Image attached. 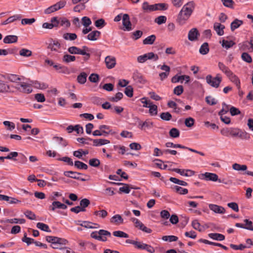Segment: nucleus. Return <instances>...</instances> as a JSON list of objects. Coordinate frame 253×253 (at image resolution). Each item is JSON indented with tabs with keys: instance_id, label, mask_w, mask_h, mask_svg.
I'll return each mask as SVG.
<instances>
[{
	"instance_id": "e2e57ef3",
	"label": "nucleus",
	"mask_w": 253,
	"mask_h": 253,
	"mask_svg": "<svg viewBox=\"0 0 253 253\" xmlns=\"http://www.w3.org/2000/svg\"><path fill=\"white\" fill-rule=\"evenodd\" d=\"M222 109L218 113L219 116L224 115L229 111V106L228 105L223 102L222 103Z\"/></svg>"
},
{
	"instance_id": "680f3d73",
	"label": "nucleus",
	"mask_w": 253,
	"mask_h": 253,
	"mask_svg": "<svg viewBox=\"0 0 253 253\" xmlns=\"http://www.w3.org/2000/svg\"><path fill=\"white\" fill-rule=\"evenodd\" d=\"M89 165L93 167H97L100 165V161L96 158L91 159L89 160Z\"/></svg>"
},
{
	"instance_id": "f03ea898",
	"label": "nucleus",
	"mask_w": 253,
	"mask_h": 253,
	"mask_svg": "<svg viewBox=\"0 0 253 253\" xmlns=\"http://www.w3.org/2000/svg\"><path fill=\"white\" fill-rule=\"evenodd\" d=\"M126 243L134 245L135 248L137 249L145 250L150 253H154L155 251V249L152 246L142 242L127 239L126 241Z\"/></svg>"
},
{
	"instance_id": "6e6552de",
	"label": "nucleus",
	"mask_w": 253,
	"mask_h": 253,
	"mask_svg": "<svg viewBox=\"0 0 253 253\" xmlns=\"http://www.w3.org/2000/svg\"><path fill=\"white\" fill-rule=\"evenodd\" d=\"M123 25L124 26L123 30L126 31H130L132 30L131 23L130 21L129 16L127 14L123 15Z\"/></svg>"
},
{
	"instance_id": "bf43d9fd",
	"label": "nucleus",
	"mask_w": 253,
	"mask_h": 253,
	"mask_svg": "<svg viewBox=\"0 0 253 253\" xmlns=\"http://www.w3.org/2000/svg\"><path fill=\"white\" fill-rule=\"evenodd\" d=\"M160 118L163 120L168 121L171 120L172 116L169 112H163L161 114Z\"/></svg>"
},
{
	"instance_id": "6e6d98bb",
	"label": "nucleus",
	"mask_w": 253,
	"mask_h": 253,
	"mask_svg": "<svg viewBox=\"0 0 253 253\" xmlns=\"http://www.w3.org/2000/svg\"><path fill=\"white\" fill-rule=\"evenodd\" d=\"M162 239L165 241H169L170 242L176 241L178 240V238L173 235L164 236Z\"/></svg>"
},
{
	"instance_id": "7ed1b4c3",
	"label": "nucleus",
	"mask_w": 253,
	"mask_h": 253,
	"mask_svg": "<svg viewBox=\"0 0 253 253\" xmlns=\"http://www.w3.org/2000/svg\"><path fill=\"white\" fill-rule=\"evenodd\" d=\"M111 233L107 230L101 229L99 231L92 232L90 234V237L96 240L105 242L107 239L106 236H111Z\"/></svg>"
},
{
	"instance_id": "5fc2aeb1",
	"label": "nucleus",
	"mask_w": 253,
	"mask_h": 253,
	"mask_svg": "<svg viewBox=\"0 0 253 253\" xmlns=\"http://www.w3.org/2000/svg\"><path fill=\"white\" fill-rule=\"evenodd\" d=\"M90 204V201L88 199L84 198L82 199L80 203V207L83 209L85 210V208L87 207Z\"/></svg>"
},
{
	"instance_id": "603ef678",
	"label": "nucleus",
	"mask_w": 253,
	"mask_h": 253,
	"mask_svg": "<svg viewBox=\"0 0 253 253\" xmlns=\"http://www.w3.org/2000/svg\"><path fill=\"white\" fill-rule=\"evenodd\" d=\"M241 58L243 61L248 63H250L252 62V58L251 56L247 52L243 53L241 55Z\"/></svg>"
},
{
	"instance_id": "c03bdc74",
	"label": "nucleus",
	"mask_w": 253,
	"mask_h": 253,
	"mask_svg": "<svg viewBox=\"0 0 253 253\" xmlns=\"http://www.w3.org/2000/svg\"><path fill=\"white\" fill-rule=\"evenodd\" d=\"M63 38L66 40L74 41L77 38V36L75 33H65L63 36Z\"/></svg>"
},
{
	"instance_id": "dca6fc26",
	"label": "nucleus",
	"mask_w": 253,
	"mask_h": 253,
	"mask_svg": "<svg viewBox=\"0 0 253 253\" xmlns=\"http://www.w3.org/2000/svg\"><path fill=\"white\" fill-rule=\"evenodd\" d=\"M209 209L216 213L223 214L225 212V209L220 206L214 204H210Z\"/></svg>"
},
{
	"instance_id": "473e14b6",
	"label": "nucleus",
	"mask_w": 253,
	"mask_h": 253,
	"mask_svg": "<svg viewBox=\"0 0 253 253\" xmlns=\"http://www.w3.org/2000/svg\"><path fill=\"white\" fill-rule=\"evenodd\" d=\"M220 43L221 44V45L223 47L227 49L232 47L235 44V42L232 41H229L225 40H223L222 41H220Z\"/></svg>"
},
{
	"instance_id": "39448f33",
	"label": "nucleus",
	"mask_w": 253,
	"mask_h": 253,
	"mask_svg": "<svg viewBox=\"0 0 253 253\" xmlns=\"http://www.w3.org/2000/svg\"><path fill=\"white\" fill-rule=\"evenodd\" d=\"M221 81L222 78L219 74H217L214 78H212L211 75H209L206 77L207 84L213 87L217 88L219 86Z\"/></svg>"
},
{
	"instance_id": "a878e982",
	"label": "nucleus",
	"mask_w": 253,
	"mask_h": 253,
	"mask_svg": "<svg viewBox=\"0 0 253 253\" xmlns=\"http://www.w3.org/2000/svg\"><path fill=\"white\" fill-rule=\"evenodd\" d=\"M89 140H92V139L87 138ZM93 143V146H102L105 144L110 143V141L105 139H97L92 140Z\"/></svg>"
},
{
	"instance_id": "4be33fe9",
	"label": "nucleus",
	"mask_w": 253,
	"mask_h": 253,
	"mask_svg": "<svg viewBox=\"0 0 253 253\" xmlns=\"http://www.w3.org/2000/svg\"><path fill=\"white\" fill-rule=\"evenodd\" d=\"M61 44L58 41L53 40L48 44L47 48L52 51H57L60 48Z\"/></svg>"
},
{
	"instance_id": "ddd939ff",
	"label": "nucleus",
	"mask_w": 253,
	"mask_h": 253,
	"mask_svg": "<svg viewBox=\"0 0 253 253\" xmlns=\"http://www.w3.org/2000/svg\"><path fill=\"white\" fill-rule=\"evenodd\" d=\"M81 173L73 171H66L64 172V175L67 177H71L74 179L81 180L82 181H85V179L83 178H80L78 175H81Z\"/></svg>"
},
{
	"instance_id": "b1692460",
	"label": "nucleus",
	"mask_w": 253,
	"mask_h": 253,
	"mask_svg": "<svg viewBox=\"0 0 253 253\" xmlns=\"http://www.w3.org/2000/svg\"><path fill=\"white\" fill-rule=\"evenodd\" d=\"M100 34V32L98 31H93L87 35V38L89 41H96L99 38Z\"/></svg>"
},
{
	"instance_id": "20e7f679",
	"label": "nucleus",
	"mask_w": 253,
	"mask_h": 253,
	"mask_svg": "<svg viewBox=\"0 0 253 253\" xmlns=\"http://www.w3.org/2000/svg\"><path fill=\"white\" fill-rule=\"evenodd\" d=\"M158 59V55L152 52L145 53L143 55L138 56L137 57V61L138 63H143L147 60H153L154 61H156Z\"/></svg>"
},
{
	"instance_id": "c756f323",
	"label": "nucleus",
	"mask_w": 253,
	"mask_h": 253,
	"mask_svg": "<svg viewBox=\"0 0 253 253\" xmlns=\"http://www.w3.org/2000/svg\"><path fill=\"white\" fill-rule=\"evenodd\" d=\"M57 23L58 27L59 25L61 26H64L65 27L68 28L70 26V22L65 18H59L57 17Z\"/></svg>"
},
{
	"instance_id": "9d476101",
	"label": "nucleus",
	"mask_w": 253,
	"mask_h": 253,
	"mask_svg": "<svg viewBox=\"0 0 253 253\" xmlns=\"http://www.w3.org/2000/svg\"><path fill=\"white\" fill-rule=\"evenodd\" d=\"M201 178L212 181H218L219 182H221L220 180L218 178V175L213 173L205 172L202 174Z\"/></svg>"
},
{
	"instance_id": "338daca9",
	"label": "nucleus",
	"mask_w": 253,
	"mask_h": 253,
	"mask_svg": "<svg viewBox=\"0 0 253 253\" xmlns=\"http://www.w3.org/2000/svg\"><path fill=\"white\" fill-rule=\"evenodd\" d=\"M3 124L7 127V129L9 130H13L15 127V125L14 123L5 121L3 122Z\"/></svg>"
},
{
	"instance_id": "58836bf2",
	"label": "nucleus",
	"mask_w": 253,
	"mask_h": 253,
	"mask_svg": "<svg viewBox=\"0 0 253 253\" xmlns=\"http://www.w3.org/2000/svg\"><path fill=\"white\" fill-rule=\"evenodd\" d=\"M209 51V44L207 42H204L200 47L199 52L201 54H207Z\"/></svg>"
},
{
	"instance_id": "f704fd0d",
	"label": "nucleus",
	"mask_w": 253,
	"mask_h": 253,
	"mask_svg": "<svg viewBox=\"0 0 253 253\" xmlns=\"http://www.w3.org/2000/svg\"><path fill=\"white\" fill-rule=\"evenodd\" d=\"M232 167L236 171H246L247 169V166L246 165H240L238 163L233 164Z\"/></svg>"
},
{
	"instance_id": "c85d7f7f",
	"label": "nucleus",
	"mask_w": 253,
	"mask_h": 253,
	"mask_svg": "<svg viewBox=\"0 0 253 253\" xmlns=\"http://www.w3.org/2000/svg\"><path fill=\"white\" fill-rule=\"evenodd\" d=\"M142 8L146 12L155 11L154 4L150 5L147 2H143Z\"/></svg>"
},
{
	"instance_id": "4468645a",
	"label": "nucleus",
	"mask_w": 253,
	"mask_h": 253,
	"mask_svg": "<svg viewBox=\"0 0 253 253\" xmlns=\"http://www.w3.org/2000/svg\"><path fill=\"white\" fill-rule=\"evenodd\" d=\"M160 69L162 70L165 71V72L161 73L159 76L162 81L167 78L170 72V67L166 65H163L161 66Z\"/></svg>"
},
{
	"instance_id": "1a4fd4ad",
	"label": "nucleus",
	"mask_w": 253,
	"mask_h": 253,
	"mask_svg": "<svg viewBox=\"0 0 253 253\" xmlns=\"http://www.w3.org/2000/svg\"><path fill=\"white\" fill-rule=\"evenodd\" d=\"M226 77L232 83L236 85L238 90L241 89L240 80L239 78L235 74H234L232 71L227 75Z\"/></svg>"
},
{
	"instance_id": "37998d69",
	"label": "nucleus",
	"mask_w": 253,
	"mask_h": 253,
	"mask_svg": "<svg viewBox=\"0 0 253 253\" xmlns=\"http://www.w3.org/2000/svg\"><path fill=\"white\" fill-rule=\"evenodd\" d=\"M123 94L122 92H118L115 96L109 97V100L112 102H117L120 100L123 97Z\"/></svg>"
},
{
	"instance_id": "09e8293b",
	"label": "nucleus",
	"mask_w": 253,
	"mask_h": 253,
	"mask_svg": "<svg viewBox=\"0 0 253 253\" xmlns=\"http://www.w3.org/2000/svg\"><path fill=\"white\" fill-rule=\"evenodd\" d=\"M155 11L156 10H165L168 9V5L164 3H159L154 4Z\"/></svg>"
},
{
	"instance_id": "c9c22d12",
	"label": "nucleus",
	"mask_w": 253,
	"mask_h": 253,
	"mask_svg": "<svg viewBox=\"0 0 253 253\" xmlns=\"http://www.w3.org/2000/svg\"><path fill=\"white\" fill-rule=\"evenodd\" d=\"M76 60V57L68 54H65L63 56L62 61L65 63H69Z\"/></svg>"
},
{
	"instance_id": "0eeeda50",
	"label": "nucleus",
	"mask_w": 253,
	"mask_h": 253,
	"mask_svg": "<svg viewBox=\"0 0 253 253\" xmlns=\"http://www.w3.org/2000/svg\"><path fill=\"white\" fill-rule=\"evenodd\" d=\"M99 130H96L94 131L92 134L94 136H107L109 134L114 133L112 130H109V131H104L103 129H109V126L106 125H101L99 126Z\"/></svg>"
},
{
	"instance_id": "7c9ffc66",
	"label": "nucleus",
	"mask_w": 253,
	"mask_h": 253,
	"mask_svg": "<svg viewBox=\"0 0 253 253\" xmlns=\"http://www.w3.org/2000/svg\"><path fill=\"white\" fill-rule=\"evenodd\" d=\"M208 236L210 238L216 241H221L225 239V236L219 233H210Z\"/></svg>"
},
{
	"instance_id": "2f4dec72",
	"label": "nucleus",
	"mask_w": 253,
	"mask_h": 253,
	"mask_svg": "<svg viewBox=\"0 0 253 253\" xmlns=\"http://www.w3.org/2000/svg\"><path fill=\"white\" fill-rule=\"evenodd\" d=\"M32 84L35 87V88H38V89H45L47 87L48 85L43 83H40L37 81H31Z\"/></svg>"
},
{
	"instance_id": "774afa93",
	"label": "nucleus",
	"mask_w": 253,
	"mask_h": 253,
	"mask_svg": "<svg viewBox=\"0 0 253 253\" xmlns=\"http://www.w3.org/2000/svg\"><path fill=\"white\" fill-rule=\"evenodd\" d=\"M125 93L126 96L129 97H131L133 96V88L131 86L128 85L127 86L125 90Z\"/></svg>"
},
{
	"instance_id": "69168bd1",
	"label": "nucleus",
	"mask_w": 253,
	"mask_h": 253,
	"mask_svg": "<svg viewBox=\"0 0 253 253\" xmlns=\"http://www.w3.org/2000/svg\"><path fill=\"white\" fill-rule=\"evenodd\" d=\"M167 17L165 16H160L155 19V22L158 25H161L166 23Z\"/></svg>"
},
{
	"instance_id": "3c124183",
	"label": "nucleus",
	"mask_w": 253,
	"mask_h": 253,
	"mask_svg": "<svg viewBox=\"0 0 253 253\" xmlns=\"http://www.w3.org/2000/svg\"><path fill=\"white\" fill-rule=\"evenodd\" d=\"M113 234L115 237L120 238H127L128 237V235L125 232L122 231H115L113 232Z\"/></svg>"
},
{
	"instance_id": "393cba45",
	"label": "nucleus",
	"mask_w": 253,
	"mask_h": 253,
	"mask_svg": "<svg viewBox=\"0 0 253 253\" xmlns=\"http://www.w3.org/2000/svg\"><path fill=\"white\" fill-rule=\"evenodd\" d=\"M139 126V128L142 130L150 129L153 127V123L149 120H146L144 122H140Z\"/></svg>"
},
{
	"instance_id": "4d7b16f0",
	"label": "nucleus",
	"mask_w": 253,
	"mask_h": 253,
	"mask_svg": "<svg viewBox=\"0 0 253 253\" xmlns=\"http://www.w3.org/2000/svg\"><path fill=\"white\" fill-rule=\"evenodd\" d=\"M249 45H250L249 42H245L241 43H240L239 44V46L241 50H249L251 51V46L249 47Z\"/></svg>"
},
{
	"instance_id": "e433bc0d",
	"label": "nucleus",
	"mask_w": 253,
	"mask_h": 253,
	"mask_svg": "<svg viewBox=\"0 0 253 253\" xmlns=\"http://www.w3.org/2000/svg\"><path fill=\"white\" fill-rule=\"evenodd\" d=\"M243 21L242 20L236 19L231 23V30L232 31H234L235 29L239 28L242 24Z\"/></svg>"
},
{
	"instance_id": "423d86ee",
	"label": "nucleus",
	"mask_w": 253,
	"mask_h": 253,
	"mask_svg": "<svg viewBox=\"0 0 253 253\" xmlns=\"http://www.w3.org/2000/svg\"><path fill=\"white\" fill-rule=\"evenodd\" d=\"M15 87L19 91L24 93H30L33 90L30 85L24 82L15 84Z\"/></svg>"
},
{
	"instance_id": "bb28decb",
	"label": "nucleus",
	"mask_w": 253,
	"mask_h": 253,
	"mask_svg": "<svg viewBox=\"0 0 253 253\" xmlns=\"http://www.w3.org/2000/svg\"><path fill=\"white\" fill-rule=\"evenodd\" d=\"M124 220L120 214H116L110 219V222L116 225L122 224Z\"/></svg>"
},
{
	"instance_id": "13d9d810",
	"label": "nucleus",
	"mask_w": 253,
	"mask_h": 253,
	"mask_svg": "<svg viewBox=\"0 0 253 253\" xmlns=\"http://www.w3.org/2000/svg\"><path fill=\"white\" fill-rule=\"evenodd\" d=\"M7 222L10 223H19V224H23L25 223L26 220L23 218H12L7 219Z\"/></svg>"
},
{
	"instance_id": "412c9836",
	"label": "nucleus",
	"mask_w": 253,
	"mask_h": 253,
	"mask_svg": "<svg viewBox=\"0 0 253 253\" xmlns=\"http://www.w3.org/2000/svg\"><path fill=\"white\" fill-rule=\"evenodd\" d=\"M46 241L51 244V245H54L55 243H60V242H65L64 238H60L57 237L47 236L46 237Z\"/></svg>"
},
{
	"instance_id": "a19ab883",
	"label": "nucleus",
	"mask_w": 253,
	"mask_h": 253,
	"mask_svg": "<svg viewBox=\"0 0 253 253\" xmlns=\"http://www.w3.org/2000/svg\"><path fill=\"white\" fill-rule=\"evenodd\" d=\"M156 40V36L154 35H152L145 38L143 43L144 44H152Z\"/></svg>"
},
{
	"instance_id": "79ce46f5",
	"label": "nucleus",
	"mask_w": 253,
	"mask_h": 253,
	"mask_svg": "<svg viewBox=\"0 0 253 253\" xmlns=\"http://www.w3.org/2000/svg\"><path fill=\"white\" fill-rule=\"evenodd\" d=\"M87 74L84 72L81 73L77 77V81L81 84H84L86 81Z\"/></svg>"
},
{
	"instance_id": "ea45409f",
	"label": "nucleus",
	"mask_w": 253,
	"mask_h": 253,
	"mask_svg": "<svg viewBox=\"0 0 253 253\" xmlns=\"http://www.w3.org/2000/svg\"><path fill=\"white\" fill-rule=\"evenodd\" d=\"M37 227L43 231H45L47 232H51V230L49 229V226L47 224L42 222H38L37 224Z\"/></svg>"
},
{
	"instance_id": "5701e85b",
	"label": "nucleus",
	"mask_w": 253,
	"mask_h": 253,
	"mask_svg": "<svg viewBox=\"0 0 253 253\" xmlns=\"http://www.w3.org/2000/svg\"><path fill=\"white\" fill-rule=\"evenodd\" d=\"M18 41V37L15 35H8L5 37L3 42L4 43H15Z\"/></svg>"
},
{
	"instance_id": "8fccbe9b",
	"label": "nucleus",
	"mask_w": 253,
	"mask_h": 253,
	"mask_svg": "<svg viewBox=\"0 0 253 253\" xmlns=\"http://www.w3.org/2000/svg\"><path fill=\"white\" fill-rule=\"evenodd\" d=\"M174 189L175 190V191L181 195H185L188 193V191L187 189L182 188L179 186H174Z\"/></svg>"
},
{
	"instance_id": "72a5a7b5",
	"label": "nucleus",
	"mask_w": 253,
	"mask_h": 253,
	"mask_svg": "<svg viewBox=\"0 0 253 253\" xmlns=\"http://www.w3.org/2000/svg\"><path fill=\"white\" fill-rule=\"evenodd\" d=\"M9 85L5 84L3 82L0 81V92H7L11 91Z\"/></svg>"
},
{
	"instance_id": "4c0bfd02",
	"label": "nucleus",
	"mask_w": 253,
	"mask_h": 253,
	"mask_svg": "<svg viewBox=\"0 0 253 253\" xmlns=\"http://www.w3.org/2000/svg\"><path fill=\"white\" fill-rule=\"evenodd\" d=\"M192 226L195 230H198L200 232H202L204 230V227L200 224L198 220L197 219L192 221Z\"/></svg>"
},
{
	"instance_id": "0e129e2a",
	"label": "nucleus",
	"mask_w": 253,
	"mask_h": 253,
	"mask_svg": "<svg viewBox=\"0 0 253 253\" xmlns=\"http://www.w3.org/2000/svg\"><path fill=\"white\" fill-rule=\"evenodd\" d=\"M149 113L151 115H156L157 114V106L152 104L150 106H149Z\"/></svg>"
},
{
	"instance_id": "f257e3e1",
	"label": "nucleus",
	"mask_w": 253,
	"mask_h": 253,
	"mask_svg": "<svg viewBox=\"0 0 253 253\" xmlns=\"http://www.w3.org/2000/svg\"><path fill=\"white\" fill-rule=\"evenodd\" d=\"M194 8L195 3L193 1H189L184 5L178 15V22L183 23L187 20L191 15Z\"/></svg>"
},
{
	"instance_id": "a211bd4d",
	"label": "nucleus",
	"mask_w": 253,
	"mask_h": 253,
	"mask_svg": "<svg viewBox=\"0 0 253 253\" xmlns=\"http://www.w3.org/2000/svg\"><path fill=\"white\" fill-rule=\"evenodd\" d=\"M57 208L65 210L67 208V206L59 201H54L52 202V205L49 207V209L52 211H54Z\"/></svg>"
},
{
	"instance_id": "f8f14e48",
	"label": "nucleus",
	"mask_w": 253,
	"mask_h": 253,
	"mask_svg": "<svg viewBox=\"0 0 253 253\" xmlns=\"http://www.w3.org/2000/svg\"><path fill=\"white\" fill-rule=\"evenodd\" d=\"M105 63L108 69H112L116 65V58L112 56H107L105 58Z\"/></svg>"
},
{
	"instance_id": "cd10ccee",
	"label": "nucleus",
	"mask_w": 253,
	"mask_h": 253,
	"mask_svg": "<svg viewBox=\"0 0 253 253\" xmlns=\"http://www.w3.org/2000/svg\"><path fill=\"white\" fill-rule=\"evenodd\" d=\"M218 67L222 73L225 74L226 76L232 71L227 66L221 62H219L218 63Z\"/></svg>"
},
{
	"instance_id": "052dcab7",
	"label": "nucleus",
	"mask_w": 253,
	"mask_h": 253,
	"mask_svg": "<svg viewBox=\"0 0 253 253\" xmlns=\"http://www.w3.org/2000/svg\"><path fill=\"white\" fill-rule=\"evenodd\" d=\"M19 54L22 56L29 57L32 55V51L27 49L22 48L20 50Z\"/></svg>"
},
{
	"instance_id": "9b49d317",
	"label": "nucleus",
	"mask_w": 253,
	"mask_h": 253,
	"mask_svg": "<svg viewBox=\"0 0 253 253\" xmlns=\"http://www.w3.org/2000/svg\"><path fill=\"white\" fill-rule=\"evenodd\" d=\"M51 23H43L42 27L44 29H52L58 27L57 17H53L50 19Z\"/></svg>"
},
{
	"instance_id": "a18cd8bd",
	"label": "nucleus",
	"mask_w": 253,
	"mask_h": 253,
	"mask_svg": "<svg viewBox=\"0 0 253 253\" xmlns=\"http://www.w3.org/2000/svg\"><path fill=\"white\" fill-rule=\"evenodd\" d=\"M65 242H60V243H55L53 245H51V247L54 249H59V250H62L64 249V248L62 247V246L63 245H66L68 243V241L64 239Z\"/></svg>"
},
{
	"instance_id": "2eb2a0df",
	"label": "nucleus",
	"mask_w": 253,
	"mask_h": 253,
	"mask_svg": "<svg viewBox=\"0 0 253 253\" xmlns=\"http://www.w3.org/2000/svg\"><path fill=\"white\" fill-rule=\"evenodd\" d=\"M21 14H14L11 16L8 17L6 20L4 21L1 23V25H5L14 22L17 20H19L22 18Z\"/></svg>"
},
{
	"instance_id": "f3484780",
	"label": "nucleus",
	"mask_w": 253,
	"mask_h": 253,
	"mask_svg": "<svg viewBox=\"0 0 253 253\" xmlns=\"http://www.w3.org/2000/svg\"><path fill=\"white\" fill-rule=\"evenodd\" d=\"M199 33L196 28H192L188 33V40L190 41H196L197 40L198 36H199Z\"/></svg>"
},
{
	"instance_id": "6ab92c4d",
	"label": "nucleus",
	"mask_w": 253,
	"mask_h": 253,
	"mask_svg": "<svg viewBox=\"0 0 253 253\" xmlns=\"http://www.w3.org/2000/svg\"><path fill=\"white\" fill-rule=\"evenodd\" d=\"M224 28L225 26L219 23L215 22L213 24V29L219 36H222L224 34Z\"/></svg>"
},
{
	"instance_id": "aec40b11",
	"label": "nucleus",
	"mask_w": 253,
	"mask_h": 253,
	"mask_svg": "<svg viewBox=\"0 0 253 253\" xmlns=\"http://www.w3.org/2000/svg\"><path fill=\"white\" fill-rule=\"evenodd\" d=\"M134 80L139 83L144 84L146 82L143 76L139 72L135 71L133 74Z\"/></svg>"
},
{
	"instance_id": "864d4df0",
	"label": "nucleus",
	"mask_w": 253,
	"mask_h": 253,
	"mask_svg": "<svg viewBox=\"0 0 253 253\" xmlns=\"http://www.w3.org/2000/svg\"><path fill=\"white\" fill-rule=\"evenodd\" d=\"M169 135L173 138L179 137L180 132L178 129L176 128H171L169 132Z\"/></svg>"
},
{
	"instance_id": "de8ad7c7",
	"label": "nucleus",
	"mask_w": 253,
	"mask_h": 253,
	"mask_svg": "<svg viewBox=\"0 0 253 253\" xmlns=\"http://www.w3.org/2000/svg\"><path fill=\"white\" fill-rule=\"evenodd\" d=\"M241 130L238 128H230V134L233 137L241 136V134H240Z\"/></svg>"
},
{
	"instance_id": "49530a36",
	"label": "nucleus",
	"mask_w": 253,
	"mask_h": 253,
	"mask_svg": "<svg viewBox=\"0 0 253 253\" xmlns=\"http://www.w3.org/2000/svg\"><path fill=\"white\" fill-rule=\"evenodd\" d=\"M74 165L77 168L80 169H87L88 168L87 165L79 161H75Z\"/></svg>"
}]
</instances>
